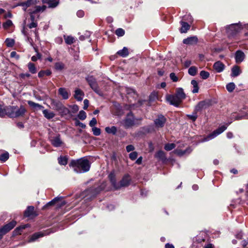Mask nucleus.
<instances>
[{
  "instance_id": "c85d7f7f",
  "label": "nucleus",
  "mask_w": 248,
  "mask_h": 248,
  "mask_svg": "<svg viewBox=\"0 0 248 248\" xmlns=\"http://www.w3.org/2000/svg\"><path fill=\"white\" fill-rule=\"evenodd\" d=\"M28 105L32 107V108L36 109H41L43 108H44V107L38 103H36L35 102H33L31 101H28Z\"/></svg>"
},
{
  "instance_id": "412c9836",
  "label": "nucleus",
  "mask_w": 248,
  "mask_h": 248,
  "mask_svg": "<svg viewBox=\"0 0 248 248\" xmlns=\"http://www.w3.org/2000/svg\"><path fill=\"white\" fill-rule=\"evenodd\" d=\"M24 216L27 217L37 216V215L35 214L34 212L33 206H29L24 212Z\"/></svg>"
},
{
  "instance_id": "393cba45",
  "label": "nucleus",
  "mask_w": 248,
  "mask_h": 248,
  "mask_svg": "<svg viewBox=\"0 0 248 248\" xmlns=\"http://www.w3.org/2000/svg\"><path fill=\"white\" fill-rule=\"evenodd\" d=\"M84 95L83 92L80 89H77L75 91L74 97L78 101H81Z\"/></svg>"
},
{
  "instance_id": "e2e57ef3",
  "label": "nucleus",
  "mask_w": 248,
  "mask_h": 248,
  "mask_svg": "<svg viewBox=\"0 0 248 248\" xmlns=\"http://www.w3.org/2000/svg\"><path fill=\"white\" fill-rule=\"evenodd\" d=\"M76 125L79 126L80 127L82 128H84L86 127V125L85 124L80 122L78 120H76L75 122Z\"/></svg>"
},
{
  "instance_id": "a19ab883",
  "label": "nucleus",
  "mask_w": 248,
  "mask_h": 248,
  "mask_svg": "<svg viewBox=\"0 0 248 248\" xmlns=\"http://www.w3.org/2000/svg\"><path fill=\"white\" fill-rule=\"evenodd\" d=\"M7 107H3L0 105V117H4L5 115H7Z\"/></svg>"
},
{
  "instance_id": "f8f14e48",
  "label": "nucleus",
  "mask_w": 248,
  "mask_h": 248,
  "mask_svg": "<svg viewBox=\"0 0 248 248\" xmlns=\"http://www.w3.org/2000/svg\"><path fill=\"white\" fill-rule=\"evenodd\" d=\"M209 105V103L206 101H202L199 102V103L195 106V111L199 112L203 109L207 108Z\"/></svg>"
},
{
  "instance_id": "dca6fc26",
  "label": "nucleus",
  "mask_w": 248,
  "mask_h": 248,
  "mask_svg": "<svg viewBox=\"0 0 248 248\" xmlns=\"http://www.w3.org/2000/svg\"><path fill=\"white\" fill-rule=\"evenodd\" d=\"M214 69L218 73H220L225 68V65L220 61L216 62L213 65Z\"/></svg>"
},
{
  "instance_id": "9b49d317",
  "label": "nucleus",
  "mask_w": 248,
  "mask_h": 248,
  "mask_svg": "<svg viewBox=\"0 0 248 248\" xmlns=\"http://www.w3.org/2000/svg\"><path fill=\"white\" fill-rule=\"evenodd\" d=\"M131 181V179L130 176L128 174L125 175L121 180L120 182V184H118L120 186V188L121 187H125L129 185Z\"/></svg>"
},
{
  "instance_id": "2f4dec72",
  "label": "nucleus",
  "mask_w": 248,
  "mask_h": 248,
  "mask_svg": "<svg viewBox=\"0 0 248 248\" xmlns=\"http://www.w3.org/2000/svg\"><path fill=\"white\" fill-rule=\"evenodd\" d=\"M117 54L122 57H125L128 55V49L124 47L123 49L118 51Z\"/></svg>"
},
{
  "instance_id": "3c124183",
  "label": "nucleus",
  "mask_w": 248,
  "mask_h": 248,
  "mask_svg": "<svg viewBox=\"0 0 248 248\" xmlns=\"http://www.w3.org/2000/svg\"><path fill=\"white\" fill-rule=\"evenodd\" d=\"M13 25V23L11 20H7L5 23L3 24V27L5 29H7L12 26Z\"/></svg>"
},
{
  "instance_id": "7c9ffc66",
  "label": "nucleus",
  "mask_w": 248,
  "mask_h": 248,
  "mask_svg": "<svg viewBox=\"0 0 248 248\" xmlns=\"http://www.w3.org/2000/svg\"><path fill=\"white\" fill-rule=\"evenodd\" d=\"M191 84L193 87V89L192 91V92L193 93H197L199 91V87L197 81L195 80H192L191 81Z\"/></svg>"
},
{
  "instance_id": "ea45409f",
  "label": "nucleus",
  "mask_w": 248,
  "mask_h": 248,
  "mask_svg": "<svg viewBox=\"0 0 248 248\" xmlns=\"http://www.w3.org/2000/svg\"><path fill=\"white\" fill-rule=\"evenodd\" d=\"M9 158V153L5 152L0 155V161L4 162Z\"/></svg>"
},
{
  "instance_id": "bb28decb",
  "label": "nucleus",
  "mask_w": 248,
  "mask_h": 248,
  "mask_svg": "<svg viewBox=\"0 0 248 248\" xmlns=\"http://www.w3.org/2000/svg\"><path fill=\"white\" fill-rule=\"evenodd\" d=\"M181 24L182 27L180 29V32L181 33H186L190 28V25L186 22L181 21Z\"/></svg>"
},
{
  "instance_id": "ddd939ff",
  "label": "nucleus",
  "mask_w": 248,
  "mask_h": 248,
  "mask_svg": "<svg viewBox=\"0 0 248 248\" xmlns=\"http://www.w3.org/2000/svg\"><path fill=\"white\" fill-rule=\"evenodd\" d=\"M124 125L126 127H129L133 126L134 124V116L131 114H129L127 115L124 120Z\"/></svg>"
},
{
  "instance_id": "4d7b16f0",
  "label": "nucleus",
  "mask_w": 248,
  "mask_h": 248,
  "mask_svg": "<svg viewBox=\"0 0 248 248\" xmlns=\"http://www.w3.org/2000/svg\"><path fill=\"white\" fill-rule=\"evenodd\" d=\"M138 156V153L137 152H133L129 154V158L132 160H135Z\"/></svg>"
},
{
  "instance_id": "4468645a",
  "label": "nucleus",
  "mask_w": 248,
  "mask_h": 248,
  "mask_svg": "<svg viewBox=\"0 0 248 248\" xmlns=\"http://www.w3.org/2000/svg\"><path fill=\"white\" fill-rule=\"evenodd\" d=\"M245 57V55L243 51L241 50H238L236 52L235 59L236 63H241L244 60Z\"/></svg>"
},
{
  "instance_id": "473e14b6",
  "label": "nucleus",
  "mask_w": 248,
  "mask_h": 248,
  "mask_svg": "<svg viewBox=\"0 0 248 248\" xmlns=\"http://www.w3.org/2000/svg\"><path fill=\"white\" fill-rule=\"evenodd\" d=\"M105 131L108 134H112L113 135H115L117 132V128L115 126L110 127H106L105 128Z\"/></svg>"
},
{
  "instance_id": "774afa93",
  "label": "nucleus",
  "mask_w": 248,
  "mask_h": 248,
  "mask_svg": "<svg viewBox=\"0 0 248 248\" xmlns=\"http://www.w3.org/2000/svg\"><path fill=\"white\" fill-rule=\"evenodd\" d=\"M77 16L79 17H82L84 16V13L83 11L82 10H79V11H78L77 13Z\"/></svg>"
},
{
  "instance_id": "cd10ccee",
  "label": "nucleus",
  "mask_w": 248,
  "mask_h": 248,
  "mask_svg": "<svg viewBox=\"0 0 248 248\" xmlns=\"http://www.w3.org/2000/svg\"><path fill=\"white\" fill-rule=\"evenodd\" d=\"M46 7L45 5H43L41 6H36L34 7L33 10H32L31 12L30 13L31 14H35L36 13H38L39 12H43L46 10Z\"/></svg>"
},
{
  "instance_id": "7ed1b4c3",
  "label": "nucleus",
  "mask_w": 248,
  "mask_h": 248,
  "mask_svg": "<svg viewBox=\"0 0 248 248\" xmlns=\"http://www.w3.org/2000/svg\"><path fill=\"white\" fill-rule=\"evenodd\" d=\"M86 80L91 88L98 94L102 95V93L100 91L98 86L97 83L95 78L93 76H88L86 78Z\"/></svg>"
},
{
  "instance_id": "f03ea898",
  "label": "nucleus",
  "mask_w": 248,
  "mask_h": 248,
  "mask_svg": "<svg viewBox=\"0 0 248 248\" xmlns=\"http://www.w3.org/2000/svg\"><path fill=\"white\" fill-rule=\"evenodd\" d=\"M7 115L10 118H16L22 116L26 111L25 108L21 106L20 108L16 106H7Z\"/></svg>"
},
{
  "instance_id": "f3484780",
  "label": "nucleus",
  "mask_w": 248,
  "mask_h": 248,
  "mask_svg": "<svg viewBox=\"0 0 248 248\" xmlns=\"http://www.w3.org/2000/svg\"><path fill=\"white\" fill-rule=\"evenodd\" d=\"M59 94L62 96L63 99H67L69 97L70 93L67 92V90L64 88H60L58 90Z\"/></svg>"
},
{
  "instance_id": "f704fd0d",
  "label": "nucleus",
  "mask_w": 248,
  "mask_h": 248,
  "mask_svg": "<svg viewBox=\"0 0 248 248\" xmlns=\"http://www.w3.org/2000/svg\"><path fill=\"white\" fill-rule=\"evenodd\" d=\"M155 157L158 159L163 160L165 159V153L162 151H159L156 153Z\"/></svg>"
},
{
  "instance_id": "39448f33",
  "label": "nucleus",
  "mask_w": 248,
  "mask_h": 248,
  "mask_svg": "<svg viewBox=\"0 0 248 248\" xmlns=\"http://www.w3.org/2000/svg\"><path fill=\"white\" fill-rule=\"evenodd\" d=\"M227 128V126L225 125H222L215 130L211 134H209L206 138H204L202 140V142H204L208 141L211 139H214L216 137H217L219 134L222 133L223 131H224Z\"/></svg>"
},
{
  "instance_id": "b1692460",
  "label": "nucleus",
  "mask_w": 248,
  "mask_h": 248,
  "mask_svg": "<svg viewBox=\"0 0 248 248\" xmlns=\"http://www.w3.org/2000/svg\"><path fill=\"white\" fill-rule=\"evenodd\" d=\"M175 94L182 101L186 98V95L184 92V90L182 88H177Z\"/></svg>"
},
{
  "instance_id": "0e129e2a",
  "label": "nucleus",
  "mask_w": 248,
  "mask_h": 248,
  "mask_svg": "<svg viewBox=\"0 0 248 248\" xmlns=\"http://www.w3.org/2000/svg\"><path fill=\"white\" fill-rule=\"evenodd\" d=\"M126 149L127 152H130L133 151L135 149V148L132 145H128L126 146Z\"/></svg>"
},
{
  "instance_id": "4be33fe9",
  "label": "nucleus",
  "mask_w": 248,
  "mask_h": 248,
  "mask_svg": "<svg viewBox=\"0 0 248 248\" xmlns=\"http://www.w3.org/2000/svg\"><path fill=\"white\" fill-rule=\"evenodd\" d=\"M108 178L111 183L112 185L114 186V187L115 189H119L120 188V186L117 185L118 184L116 183V179H115V176L114 175V173L113 172H111L109 175Z\"/></svg>"
},
{
  "instance_id": "864d4df0",
  "label": "nucleus",
  "mask_w": 248,
  "mask_h": 248,
  "mask_svg": "<svg viewBox=\"0 0 248 248\" xmlns=\"http://www.w3.org/2000/svg\"><path fill=\"white\" fill-rule=\"evenodd\" d=\"M92 131L93 135L95 136H99L101 134V130L99 128L93 127L92 128Z\"/></svg>"
},
{
  "instance_id": "338daca9",
  "label": "nucleus",
  "mask_w": 248,
  "mask_h": 248,
  "mask_svg": "<svg viewBox=\"0 0 248 248\" xmlns=\"http://www.w3.org/2000/svg\"><path fill=\"white\" fill-rule=\"evenodd\" d=\"M83 103H84L83 109H86L88 108V106H89V101L87 99H85L84 100Z\"/></svg>"
},
{
  "instance_id": "bf43d9fd",
  "label": "nucleus",
  "mask_w": 248,
  "mask_h": 248,
  "mask_svg": "<svg viewBox=\"0 0 248 248\" xmlns=\"http://www.w3.org/2000/svg\"><path fill=\"white\" fill-rule=\"evenodd\" d=\"M170 77L173 82H177L178 81V77L175 75V74L174 73H170Z\"/></svg>"
},
{
  "instance_id": "37998d69",
  "label": "nucleus",
  "mask_w": 248,
  "mask_h": 248,
  "mask_svg": "<svg viewBox=\"0 0 248 248\" xmlns=\"http://www.w3.org/2000/svg\"><path fill=\"white\" fill-rule=\"evenodd\" d=\"M28 226V224H26V225H22V226H20L17 228H16L15 231H14V232L16 233V234H20V231L21 230H22L23 229H24L25 228H26V227H27Z\"/></svg>"
},
{
  "instance_id": "6e6552de",
  "label": "nucleus",
  "mask_w": 248,
  "mask_h": 248,
  "mask_svg": "<svg viewBox=\"0 0 248 248\" xmlns=\"http://www.w3.org/2000/svg\"><path fill=\"white\" fill-rule=\"evenodd\" d=\"M58 112L62 116L64 117L67 119L71 118L73 116L71 111L64 106L61 108Z\"/></svg>"
},
{
  "instance_id": "e433bc0d",
  "label": "nucleus",
  "mask_w": 248,
  "mask_h": 248,
  "mask_svg": "<svg viewBox=\"0 0 248 248\" xmlns=\"http://www.w3.org/2000/svg\"><path fill=\"white\" fill-rule=\"evenodd\" d=\"M59 163L62 165H66L67 163V158L66 156H61L58 158Z\"/></svg>"
},
{
  "instance_id": "58836bf2",
  "label": "nucleus",
  "mask_w": 248,
  "mask_h": 248,
  "mask_svg": "<svg viewBox=\"0 0 248 248\" xmlns=\"http://www.w3.org/2000/svg\"><path fill=\"white\" fill-rule=\"evenodd\" d=\"M235 85L234 83L231 82L226 85V89L229 92H232L235 89Z\"/></svg>"
},
{
  "instance_id": "c03bdc74",
  "label": "nucleus",
  "mask_w": 248,
  "mask_h": 248,
  "mask_svg": "<svg viewBox=\"0 0 248 248\" xmlns=\"http://www.w3.org/2000/svg\"><path fill=\"white\" fill-rule=\"evenodd\" d=\"M197 71V69L195 66H191L188 69V73L191 76H195Z\"/></svg>"
},
{
  "instance_id": "9d476101",
  "label": "nucleus",
  "mask_w": 248,
  "mask_h": 248,
  "mask_svg": "<svg viewBox=\"0 0 248 248\" xmlns=\"http://www.w3.org/2000/svg\"><path fill=\"white\" fill-rule=\"evenodd\" d=\"M16 221H12L0 229V232H2L3 234H5L10 230H11L16 226Z\"/></svg>"
},
{
  "instance_id": "79ce46f5",
  "label": "nucleus",
  "mask_w": 248,
  "mask_h": 248,
  "mask_svg": "<svg viewBox=\"0 0 248 248\" xmlns=\"http://www.w3.org/2000/svg\"><path fill=\"white\" fill-rule=\"evenodd\" d=\"M197 112L194 111L192 114H188L187 115V117L191 120L192 121L194 122L197 119L198 116L197 115Z\"/></svg>"
},
{
  "instance_id": "5701e85b",
  "label": "nucleus",
  "mask_w": 248,
  "mask_h": 248,
  "mask_svg": "<svg viewBox=\"0 0 248 248\" xmlns=\"http://www.w3.org/2000/svg\"><path fill=\"white\" fill-rule=\"evenodd\" d=\"M51 144L55 147H60L62 142L59 136H56L51 140Z\"/></svg>"
},
{
  "instance_id": "680f3d73",
  "label": "nucleus",
  "mask_w": 248,
  "mask_h": 248,
  "mask_svg": "<svg viewBox=\"0 0 248 248\" xmlns=\"http://www.w3.org/2000/svg\"><path fill=\"white\" fill-rule=\"evenodd\" d=\"M187 151H188V149H186V150H185L184 151L179 150H176V153L178 155H179L180 156H182V155H184V154H185L187 152Z\"/></svg>"
},
{
  "instance_id": "5fc2aeb1",
  "label": "nucleus",
  "mask_w": 248,
  "mask_h": 248,
  "mask_svg": "<svg viewBox=\"0 0 248 248\" xmlns=\"http://www.w3.org/2000/svg\"><path fill=\"white\" fill-rule=\"evenodd\" d=\"M59 200V198H55L51 201L48 202L46 205H45L43 207V208H45L46 207L48 206L52 205L54 204H55L57 202H58Z\"/></svg>"
},
{
  "instance_id": "c9c22d12",
  "label": "nucleus",
  "mask_w": 248,
  "mask_h": 248,
  "mask_svg": "<svg viewBox=\"0 0 248 248\" xmlns=\"http://www.w3.org/2000/svg\"><path fill=\"white\" fill-rule=\"evenodd\" d=\"M22 33L27 37V41L31 45L33 46V41L31 38L29 36V34L26 31V28L25 27L23 28V30L22 31Z\"/></svg>"
},
{
  "instance_id": "a18cd8bd",
  "label": "nucleus",
  "mask_w": 248,
  "mask_h": 248,
  "mask_svg": "<svg viewBox=\"0 0 248 248\" xmlns=\"http://www.w3.org/2000/svg\"><path fill=\"white\" fill-rule=\"evenodd\" d=\"M5 43L8 47H12L15 44V41L13 39L7 38L5 40Z\"/></svg>"
},
{
  "instance_id": "052dcab7",
  "label": "nucleus",
  "mask_w": 248,
  "mask_h": 248,
  "mask_svg": "<svg viewBox=\"0 0 248 248\" xmlns=\"http://www.w3.org/2000/svg\"><path fill=\"white\" fill-rule=\"evenodd\" d=\"M97 124V120L95 118H93L89 123V125L91 127H94V125Z\"/></svg>"
},
{
  "instance_id": "8fccbe9b",
  "label": "nucleus",
  "mask_w": 248,
  "mask_h": 248,
  "mask_svg": "<svg viewBox=\"0 0 248 248\" xmlns=\"http://www.w3.org/2000/svg\"><path fill=\"white\" fill-rule=\"evenodd\" d=\"M209 73L208 72L205 71H202L200 72V76L202 78V79H205L209 77Z\"/></svg>"
},
{
  "instance_id": "4c0bfd02",
  "label": "nucleus",
  "mask_w": 248,
  "mask_h": 248,
  "mask_svg": "<svg viewBox=\"0 0 248 248\" xmlns=\"http://www.w3.org/2000/svg\"><path fill=\"white\" fill-rule=\"evenodd\" d=\"M29 71L32 74H34L36 72V69L33 63L29 62L28 65Z\"/></svg>"
},
{
  "instance_id": "1a4fd4ad",
  "label": "nucleus",
  "mask_w": 248,
  "mask_h": 248,
  "mask_svg": "<svg viewBox=\"0 0 248 248\" xmlns=\"http://www.w3.org/2000/svg\"><path fill=\"white\" fill-rule=\"evenodd\" d=\"M166 122V119L162 115H159L157 118L154 121V123L155 127L160 128L164 126L165 123Z\"/></svg>"
},
{
  "instance_id": "a878e982",
  "label": "nucleus",
  "mask_w": 248,
  "mask_h": 248,
  "mask_svg": "<svg viewBox=\"0 0 248 248\" xmlns=\"http://www.w3.org/2000/svg\"><path fill=\"white\" fill-rule=\"evenodd\" d=\"M43 113L46 118L47 119H50L54 117L55 116V113L47 109H44L43 110Z\"/></svg>"
},
{
  "instance_id": "2eb2a0df",
  "label": "nucleus",
  "mask_w": 248,
  "mask_h": 248,
  "mask_svg": "<svg viewBox=\"0 0 248 248\" xmlns=\"http://www.w3.org/2000/svg\"><path fill=\"white\" fill-rule=\"evenodd\" d=\"M50 105L52 106L53 109L57 111H58L63 106L60 101L55 99L51 100Z\"/></svg>"
},
{
  "instance_id": "69168bd1",
  "label": "nucleus",
  "mask_w": 248,
  "mask_h": 248,
  "mask_svg": "<svg viewBox=\"0 0 248 248\" xmlns=\"http://www.w3.org/2000/svg\"><path fill=\"white\" fill-rule=\"evenodd\" d=\"M41 58V54L37 53V56H33L31 57V60L33 62L36 61L38 59H39Z\"/></svg>"
},
{
  "instance_id": "aec40b11",
  "label": "nucleus",
  "mask_w": 248,
  "mask_h": 248,
  "mask_svg": "<svg viewBox=\"0 0 248 248\" xmlns=\"http://www.w3.org/2000/svg\"><path fill=\"white\" fill-rule=\"evenodd\" d=\"M46 233H44L43 232H38L34 233L33 235H32L31 237L30 238V239L29 240V242H33L35 240H36L38 238L40 237H42L44 236V235H46Z\"/></svg>"
},
{
  "instance_id": "423d86ee",
  "label": "nucleus",
  "mask_w": 248,
  "mask_h": 248,
  "mask_svg": "<svg viewBox=\"0 0 248 248\" xmlns=\"http://www.w3.org/2000/svg\"><path fill=\"white\" fill-rule=\"evenodd\" d=\"M241 29V27L239 24H232L228 26L227 28V32L230 35H233L239 32Z\"/></svg>"
},
{
  "instance_id": "20e7f679",
  "label": "nucleus",
  "mask_w": 248,
  "mask_h": 248,
  "mask_svg": "<svg viewBox=\"0 0 248 248\" xmlns=\"http://www.w3.org/2000/svg\"><path fill=\"white\" fill-rule=\"evenodd\" d=\"M166 99L170 105L175 107H178L182 102V100L175 94H168L166 96Z\"/></svg>"
},
{
  "instance_id": "c756f323",
  "label": "nucleus",
  "mask_w": 248,
  "mask_h": 248,
  "mask_svg": "<svg viewBox=\"0 0 248 248\" xmlns=\"http://www.w3.org/2000/svg\"><path fill=\"white\" fill-rule=\"evenodd\" d=\"M241 73L239 67L238 66H234L232 69V77H237Z\"/></svg>"
},
{
  "instance_id": "0eeeda50",
  "label": "nucleus",
  "mask_w": 248,
  "mask_h": 248,
  "mask_svg": "<svg viewBox=\"0 0 248 248\" xmlns=\"http://www.w3.org/2000/svg\"><path fill=\"white\" fill-rule=\"evenodd\" d=\"M38 2V0H27L19 3L18 5L22 6L23 10L26 11L28 7L36 5Z\"/></svg>"
},
{
  "instance_id": "6e6d98bb",
  "label": "nucleus",
  "mask_w": 248,
  "mask_h": 248,
  "mask_svg": "<svg viewBox=\"0 0 248 248\" xmlns=\"http://www.w3.org/2000/svg\"><path fill=\"white\" fill-rule=\"evenodd\" d=\"M64 67L63 64L62 62H56L55 64V68L58 70H62Z\"/></svg>"
},
{
  "instance_id": "49530a36",
  "label": "nucleus",
  "mask_w": 248,
  "mask_h": 248,
  "mask_svg": "<svg viewBox=\"0 0 248 248\" xmlns=\"http://www.w3.org/2000/svg\"><path fill=\"white\" fill-rule=\"evenodd\" d=\"M175 147L174 143H168L165 145L164 149L166 151H170Z\"/></svg>"
},
{
  "instance_id": "09e8293b",
  "label": "nucleus",
  "mask_w": 248,
  "mask_h": 248,
  "mask_svg": "<svg viewBox=\"0 0 248 248\" xmlns=\"http://www.w3.org/2000/svg\"><path fill=\"white\" fill-rule=\"evenodd\" d=\"M78 116L79 119L84 120L86 118V113L84 111L81 110L79 111Z\"/></svg>"
},
{
  "instance_id": "13d9d810",
  "label": "nucleus",
  "mask_w": 248,
  "mask_h": 248,
  "mask_svg": "<svg viewBox=\"0 0 248 248\" xmlns=\"http://www.w3.org/2000/svg\"><path fill=\"white\" fill-rule=\"evenodd\" d=\"M71 113H76L77 112H78L79 110V108L78 107V105H73L71 107Z\"/></svg>"
},
{
  "instance_id": "72a5a7b5",
  "label": "nucleus",
  "mask_w": 248,
  "mask_h": 248,
  "mask_svg": "<svg viewBox=\"0 0 248 248\" xmlns=\"http://www.w3.org/2000/svg\"><path fill=\"white\" fill-rule=\"evenodd\" d=\"M65 43L68 45H71L75 42V38L71 36H64Z\"/></svg>"
},
{
  "instance_id": "603ef678",
  "label": "nucleus",
  "mask_w": 248,
  "mask_h": 248,
  "mask_svg": "<svg viewBox=\"0 0 248 248\" xmlns=\"http://www.w3.org/2000/svg\"><path fill=\"white\" fill-rule=\"evenodd\" d=\"M31 19L32 20V22L29 25V26H28L29 28L30 29H31V28H33L36 27L37 25V24L36 22H34L33 21L34 19V16L32 15H31Z\"/></svg>"
},
{
  "instance_id": "de8ad7c7",
  "label": "nucleus",
  "mask_w": 248,
  "mask_h": 248,
  "mask_svg": "<svg viewBox=\"0 0 248 248\" xmlns=\"http://www.w3.org/2000/svg\"><path fill=\"white\" fill-rule=\"evenodd\" d=\"M125 33L124 31L122 28H118L115 31V34L119 37H121L124 35Z\"/></svg>"
},
{
  "instance_id": "6ab92c4d",
  "label": "nucleus",
  "mask_w": 248,
  "mask_h": 248,
  "mask_svg": "<svg viewBox=\"0 0 248 248\" xmlns=\"http://www.w3.org/2000/svg\"><path fill=\"white\" fill-rule=\"evenodd\" d=\"M198 42V39L195 36L188 37L183 40V43L186 45H193L196 44Z\"/></svg>"
},
{
  "instance_id": "f257e3e1",
  "label": "nucleus",
  "mask_w": 248,
  "mask_h": 248,
  "mask_svg": "<svg viewBox=\"0 0 248 248\" xmlns=\"http://www.w3.org/2000/svg\"><path fill=\"white\" fill-rule=\"evenodd\" d=\"M69 165L73 167L74 171L77 173L85 172L88 171L90 169L89 161L84 158L73 160Z\"/></svg>"
},
{
  "instance_id": "a211bd4d",
  "label": "nucleus",
  "mask_w": 248,
  "mask_h": 248,
  "mask_svg": "<svg viewBox=\"0 0 248 248\" xmlns=\"http://www.w3.org/2000/svg\"><path fill=\"white\" fill-rule=\"evenodd\" d=\"M43 2L48 4L49 8H55L58 5L59 0H43Z\"/></svg>"
}]
</instances>
